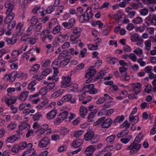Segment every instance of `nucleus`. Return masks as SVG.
<instances>
[{
	"label": "nucleus",
	"mask_w": 156,
	"mask_h": 156,
	"mask_svg": "<svg viewBox=\"0 0 156 156\" xmlns=\"http://www.w3.org/2000/svg\"><path fill=\"white\" fill-rule=\"evenodd\" d=\"M16 1L15 0H8L5 2V6L7 8L6 14L7 16L4 20L5 24L11 21L14 18L15 14L12 12L14 6L16 5Z\"/></svg>",
	"instance_id": "obj_1"
},
{
	"label": "nucleus",
	"mask_w": 156,
	"mask_h": 156,
	"mask_svg": "<svg viewBox=\"0 0 156 156\" xmlns=\"http://www.w3.org/2000/svg\"><path fill=\"white\" fill-rule=\"evenodd\" d=\"M84 138L86 141L90 140L91 144L97 143L99 139V136H94V132L92 131L87 132L84 135Z\"/></svg>",
	"instance_id": "obj_2"
},
{
	"label": "nucleus",
	"mask_w": 156,
	"mask_h": 156,
	"mask_svg": "<svg viewBox=\"0 0 156 156\" xmlns=\"http://www.w3.org/2000/svg\"><path fill=\"white\" fill-rule=\"evenodd\" d=\"M89 8H87L86 11L80 16L79 19V21L80 23L87 21L90 18L93 16V15L92 12L91 10H90L89 11Z\"/></svg>",
	"instance_id": "obj_3"
},
{
	"label": "nucleus",
	"mask_w": 156,
	"mask_h": 156,
	"mask_svg": "<svg viewBox=\"0 0 156 156\" xmlns=\"http://www.w3.org/2000/svg\"><path fill=\"white\" fill-rule=\"evenodd\" d=\"M82 90L83 92L89 93L91 94H95L98 92V90L94 87V85L91 84L84 86L83 87Z\"/></svg>",
	"instance_id": "obj_4"
},
{
	"label": "nucleus",
	"mask_w": 156,
	"mask_h": 156,
	"mask_svg": "<svg viewBox=\"0 0 156 156\" xmlns=\"http://www.w3.org/2000/svg\"><path fill=\"white\" fill-rule=\"evenodd\" d=\"M141 146V144H137L133 142L127 147V149L130 151L129 152L131 154H134L139 150Z\"/></svg>",
	"instance_id": "obj_5"
},
{
	"label": "nucleus",
	"mask_w": 156,
	"mask_h": 156,
	"mask_svg": "<svg viewBox=\"0 0 156 156\" xmlns=\"http://www.w3.org/2000/svg\"><path fill=\"white\" fill-rule=\"evenodd\" d=\"M94 66H91L89 67L87 72L86 73L85 76L86 78H90L94 76L96 73L95 70L94 69Z\"/></svg>",
	"instance_id": "obj_6"
},
{
	"label": "nucleus",
	"mask_w": 156,
	"mask_h": 156,
	"mask_svg": "<svg viewBox=\"0 0 156 156\" xmlns=\"http://www.w3.org/2000/svg\"><path fill=\"white\" fill-rule=\"evenodd\" d=\"M131 86L133 88L132 90L134 91L136 94L140 93L141 90V85L139 83H132Z\"/></svg>",
	"instance_id": "obj_7"
},
{
	"label": "nucleus",
	"mask_w": 156,
	"mask_h": 156,
	"mask_svg": "<svg viewBox=\"0 0 156 156\" xmlns=\"http://www.w3.org/2000/svg\"><path fill=\"white\" fill-rule=\"evenodd\" d=\"M75 23V20L73 18L69 20L68 22L63 23L62 25L67 29H70L74 25Z\"/></svg>",
	"instance_id": "obj_8"
},
{
	"label": "nucleus",
	"mask_w": 156,
	"mask_h": 156,
	"mask_svg": "<svg viewBox=\"0 0 156 156\" xmlns=\"http://www.w3.org/2000/svg\"><path fill=\"white\" fill-rule=\"evenodd\" d=\"M62 80L61 82L62 87H68L71 81V77L69 76L65 77L63 76L62 77Z\"/></svg>",
	"instance_id": "obj_9"
},
{
	"label": "nucleus",
	"mask_w": 156,
	"mask_h": 156,
	"mask_svg": "<svg viewBox=\"0 0 156 156\" xmlns=\"http://www.w3.org/2000/svg\"><path fill=\"white\" fill-rule=\"evenodd\" d=\"M49 143V140L48 137H44L42 139L39 144V146L41 148L46 147Z\"/></svg>",
	"instance_id": "obj_10"
},
{
	"label": "nucleus",
	"mask_w": 156,
	"mask_h": 156,
	"mask_svg": "<svg viewBox=\"0 0 156 156\" xmlns=\"http://www.w3.org/2000/svg\"><path fill=\"white\" fill-rule=\"evenodd\" d=\"M57 37L58 41L61 43H63L68 39L69 36L67 34L63 35L60 33L57 35Z\"/></svg>",
	"instance_id": "obj_11"
},
{
	"label": "nucleus",
	"mask_w": 156,
	"mask_h": 156,
	"mask_svg": "<svg viewBox=\"0 0 156 156\" xmlns=\"http://www.w3.org/2000/svg\"><path fill=\"white\" fill-rule=\"evenodd\" d=\"M16 101V98L15 96H13L10 97V98H6L5 101L9 105L13 104L15 103Z\"/></svg>",
	"instance_id": "obj_12"
},
{
	"label": "nucleus",
	"mask_w": 156,
	"mask_h": 156,
	"mask_svg": "<svg viewBox=\"0 0 156 156\" xmlns=\"http://www.w3.org/2000/svg\"><path fill=\"white\" fill-rule=\"evenodd\" d=\"M87 108L83 105L81 106L80 110V116L82 118H84L87 115Z\"/></svg>",
	"instance_id": "obj_13"
},
{
	"label": "nucleus",
	"mask_w": 156,
	"mask_h": 156,
	"mask_svg": "<svg viewBox=\"0 0 156 156\" xmlns=\"http://www.w3.org/2000/svg\"><path fill=\"white\" fill-rule=\"evenodd\" d=\"M151 16V15L150 14L149 16L146 18V20L150 22L152 25H156V15H153L152 18Z\"/></svg>",
	"instance_id": "obj_14"
},
{
	"label": "nucleus",
	"mask_w": 156,
	"mask_h": 156,
	"mask_svg": "<svg viewBox=\"0 0 156 156\" xmlns=\"http://www.w3.org/2000/svg\"><path fill=\"white\" fill-rule=\"evenodd\" d=\"M112 122L111 119H107L101 124V126L103 128H108L111 126Z\"/></svg>",
	"instance_id": "obj_15"
},
{
	"label": "nucleus",
	"mask_w": 156,
	"mask_h": 156,
	"mask_svg": "<svg viewBox=\"0 0 156 156\" xmlns=\"http://www.w3.org/2000/svg\"><path fill=\"white\" fill-rule=\"evenodd\" d=\"M57 113L56 110H52L48 113L47 115V117L48 119L51 120L53 119L56 116Z\"/></svg>",
	"instance_id": "obj_16"
},
{
	"label": "nucleus",
	"mask_w": 156,
	"mask_h": 156,
	"mask_svg": "<svg viewBox=\"0 0 156 156\" xmlns=\"http://www.w3.org/2000/svg\"><path fill=\"white\" fill-rule=\"evenodd\" d=\"M83 143V140L78 138L74 140L73 143V146L75 148L79 147Z\"/></svg>",
	"instance_id": "obj_17"
},
{
	"label": "nucleus",
	"mask_w": 156,
	"mask_h": 156,
	"mask_svg": "<svg viewBox=\"0 0 156 156\" xmlns=\"http://www.w3.org/2000/svg\"><path fill=\"white\" fill-rule=\"evenodd\" d=\"M107 60L108 62L111 65H114L118 62V59L116 58L109 57L107 58Z\"/></svg>",
	"instance_id": "obj_18"
},
{
	"label": "nucleus",
	"mask_w": 156,
	"mask_h": 156,
	"mask_svg": "<svg viewBox=\"0 0 156 156\" xmlns=\"http://www.w3.org/2000/svg\"><path fill=\"white\" fill-rule=\"evenodd\" d=\"M29 94V93L28 91H24L22 92L20 94L19 97V99L22 101H25L27 98Z\"/></svg>",
	"instance_id": "obj_19"
},
{
	"label": "nucleus",
	"mask_w": 156,
	"mask_h": 156,
	"mask_svg": "<svg viewBox=\"0 0 156 156\" xmlns=\"http://www.w3.org/2000/svg\"><path fill=\"white\" fill-rule=\"evenodd\" d=\"M40 67L39 65L36 64L34 65L31 67L30 70V72L31 73L34 74L36 73Z\"/></svg>",
	"instance_id": "obj_20"
},
{
	"label": "nucleus",
	"mask_w": 156,
	"mask_h": 156,
	"mask_svg": "<svg viewBox=\"0 0 156 156\" xmlns=\"http://www.w3.org/2000/svg\"><path fill=\"white\" fill-rule=\"evenodd\" d=\"M98 108H96L89 113L87 117L88 120L89 122H91L92 121L91 119L93 117L94 115L98 112Z\"/></svg>",
	"instance_id": "obj_21"
},
{
	"label": "nucleus",
	"mask_w": 156,
	"mask_h": 156,
	"mask_svg": "<svg viewBox=\"0 0 156 156\" xmlns=\"http://www.w3.org/2000/svg\"><path fill=\"white\" fill-rule=\"evenodd\" d=\"M27 21L29 22L30 25L34 26L37 22V19L36 17L34 16L30 20H28Z\"/></svg>",
	"instance_id": "obj_22"
},
{
	"label": "nucleus",
	"mask_w": 156,
	"mask_h": 156,
	"mask_svg": "<svg viewBox=\"0 0 156 156\" xmlns=\"http://www.w3.org/2000/svg\"><path fill=\"white\" fill-rule=\"evenodd\" d=\"M78 88V85L76 83H72L69 84L68 87V89L71 91H75Z\"/></svg>",
	"instance_id": "obj_23"
},
{
	"label": "nucleus",
	"mask_w": 156,
	"mask_h": 156,
	"mask_svg": "<svg viewBox=\"0 0 156 156\" xmlns=\"http://www.w3.org/2000/svg\"><path fill=\"white\" fill-rule=\"evenodd\" d=\"M143 135L142 133H140L135 138L133 142L137 144H139L138 143L140 142Z\"/></svg>",
	"instance_id": "obj_24"
},
{
	"label": "nucleus",
	"mask_w": 156,
	"mask_h": 156,
	"mask_svg": "<svg viewBox=\"0 0 156 156\" xmlns=\"http://www.w3.org/2000/svg\"><path fill=\"white\" fill-rule=\"evenodd\" d=\"M19 138V135H14L9 137L7 139V141L8 142L12 143Z\"/></svg>",
	"instance_id": "obj_25"
},
{
	"label": "nucleus",
	"mask_w": 156,
	"mask_h": 156,
	"mask_svg": "<svg viewBox=\"0 0 156 156\" xmlns=\"http://www.w3.org/2000/svg\"><path fill=\"white\" fill-rule=\"evenodd\" d=\"M36 84V82L35 81H33L30 83L28 86V89L30 90L31 91H34L35 89V88L34 86Z\"/></svg>",
	"instance_id": "obj_26"
},
{
	"label": "nucleus",
	"mask_w": 156,
	"mask_h": 156,
	"mask_svg": "<svg viewBox=\"0 0 156 156\" xmlns=\"http://www.w3.org/2000/svg\"><path fill=\"white\" fill-rule=\"evenodd\" d=\"M127 70V69L124 66L121 67L119 68V72L123 76H125L127 75V72L126 71Z\"/></svg>",
	"instance_id": "obj_27"
},
{
	"label": "nucleus",
	"mask_w": 156,
	"mask_h": 156,
	"mask_svg": "<svg viewBox=\"0 0 156 156\" xmlns=\"http://www.w3.org/2000/svg\"><path fill=\"white\" fill-rule=\"evenodd\" d=\"M139 12L141 16H145L148 14L149 12V10L148 9L144 8L140 10Z\"/></svg>",
	"instance_id": "obj_28"
},
{
	"label": "nucleus",
	"mask_w": 156,
	"mask_h": 156,
	"mask_svg": "<svg viewBox=\"0 0 156 156\" xmlns=\"http://www.w3.org/2000/svg\"><path fill=\"white\" fill-rule=\"evenodd\" d=\"M106 73L105 70H103L98 73L95 79L97 80L103 77Z\"/></svg>",
	"instance_id": "obj_29"
},
{
	"label": "nucleus",
	"mask_w": 156,
	"mask_h": 156,
	"mask_svg": "<svg viewBox=\"0 0 156 156\" xmlns=\"http://www.w3.org/2000/svg\"><path fill=\"white\" fill-rule=\"evenodd\" d=\"M124 116L123 115L121 116H118L116 117L114 120V123H121L123 121L124 119Z\"/></svg>",
	"instance_id": "obj_30"
},
{
	"label": "nucleus",
	"mask_w": 156,
	"mask_h": 156,
	"mask_svg": "<svg viewBox=\"0 0 156 156\" xmlns=\"http://www.w3.org/2000/svg\"><path fill=\"white\" fill-rule=\"evenodd\" d=\"M15 74L16 77H18V78H20L23 79L24 77H27V75L22 72H19L18 73L16 71H15Z\"/></svg>",
	"instance_id": "obj_31"
},
{
	"label": "nucleus",
	"mask_w": 156,
	"mask_h": 156,
	"mask_svg": "<svg viewBox=\"0 0 156 156\" xmlns=\"http://www.w3.org/2000/svg\"><path fill=\"white\" fill-rule=\"evenodd\" d=\"M143 21V19L141 17H137L133 19L132 22L135 24H138L142 23Z\"/></svg>",
	"instance_id": "obj_32"
},
{
	"label": "nucleus",
	"mask_w": 156,
	"mask_h": 156,
	"mask_svg": "<svg viewBox=\"0 0 156 156\" xmlns=\"http://www.w3.org/2000/svg\"><path fill=\"white\" fill-rule=\"evenodd\" d=\"M68 114V112L65 111L60 113L59 115L61 117L62 120H63L65 119H67Z\"/></svg>",
	"instance_id": "obj_33"
},
{
	"label": "nucleus",
	"mask_w": 156,
	"mask_h": 156,
	"mask_svg": "<svg viewBox=\"0 0 156 156\" xmlns=\"http://www.w3.org/2000/svg\"><path fill=\"white\" fill-rule=\"evenodd\" d=\"M48 91L47 87H44L42 88L39 91V93L40 94L42 95H45Z\"/></svg>",
	"instance_id": "obj_34"
},
{
	"label": "nucleus",
	"mask_w": 156,
	"mask_h": 156,
	"mask_svg": "<svg viewBox=\"0 0 156 156\" xmlns=\"http://www.w3.org/2000/svg\"><path fill=\"white\" fill-rule=\"evenodd\" d=\"M17 126V124L15 122H11L7 126L8 129L11 130L15 128Z\"/></svg>",
	"instance_id": "obj_35"
},
{
	"label": "nucleus",
	"mask_w": 156,
	"mask_h": 156,
	"mask_svg": "<svg viewBox=\"0 0 156 156\" xmlns=\"http://www.w3.org/2000/svg\"><path fill=\"white\" fill-rule=\"evenodd\" d=\"M145 49L147 51H149L151 49V41L148 40L145 42Z\"/></svg>",
	"instance_id": "obj_36"
},
{
	"label": "nucleus",
	"mask_w": 156,
	"mask_h": 156,
	"mask_svg": "<svg viewBox=\"0 0 156 156\" xmlns=\"http://www.w3.org/2000/svg\"><path fill=\"white\" fill-rule=\"evenodd\" d=\"M115 137V135H112L107 137L106 139V141L107 142L111 143L114 141Z\"/></svg>",
	"instance_id": "obj_37"
},
{
	"label": "nucleus",
	"mask_w": 156,
	"mask_h": 156,
	"mask_svg": "<svg viewBox=\"0 0 156 156\" xmlns=\"http://www.w3.org/2000/svg\"><path fill=\"white\" fill-rule=\"evenodd\" d=\"M129 120L131 122L133 121L135 123H136L138 121L139 117L137 116H131V115H129Z\"/></svg>",
	"instance_id": "obj_38"
},
{
	"label": "nucleus",
	"mask_w": 156,
	"mask_h": 156,
	"mask_svg": "<svg viewBox=\"0 0 156 156\" xmlns=\"http://www.w3.org/2000/svg\"><path fill=\"white\" fill-rule=\"evenodd\" d=\"M80 35L78 34H76L73 33L70 37V40L71 41H74L76 40L78 38Z\"/></svg>",
	"instance_id": "obj_39"
},
{
	"label": "nucleus",
	"mask_w": 156,
	"mask_h": 156,
	"mask_svg": "<svg viewBox=\"0 0 156 156\" xmlns=\"http://www.w3.org/2000/svg\"><path fill=\"white\" fill-rule=\"evenodd\" d=\"M9 23L8 25L7 28L9 30H12L15 26L16 22L11 21L9 22Z\"/></svg>",
	"instance_id": "obj_40"
},
{
	"label": "nucleus",
	"mask_w": 156,
	"mask_h": 156,
	"mask_svg": "<svg viewBox=\"0 0 156 156\" xmlns=\"http://www.w3.org/2000/svg\"><path fill=\"white\" fill-rule=\"evenodd\" d=\"M35 151V150L34 149H29L27 151H25L24 153L26 155H27V156H30L34 154Z\"/></svg>",
	"instance_id": "obj_41"
},
{
	"label": "nucleus",
	"mask_w": 156,
	"mask_h": 156,
	"mask_svg": "<svg viewBox=\"0 0 156 156\" xmlns=\"http://www.w3.org/2000/svg\"><path fill=\"white\" fill-rule=\"evenodd\" d=\"M71 98L72 94H68L63 97L62 98V100H63L65 102L69 101Z\"/></svg>",
	"instance_id": "obj_42"
},
{
	"label": "nucleus",
	"mask_w": 156,
	"mask_h": 156,
	"mask_svg": "<svg viewBox=\"0 0 156 156\" xmlns=\"http://www.w3.org/2000/svg\"><path fill=\"white\" fill-rule=\"evenodd\" d=\"M94 150V148L93 147V146L91 145L89 146L86 148L85 152H90L91 153H93Z\"/></svg>",
	"instance_id": "obj_43"
},
{
	"label": "nucleus",
	"mask_w": 156,
	"mask_h": 156,
	"mask_svg": "<svg viewBox=\"0 0 156 156\" xmlns=\"http://www.w3.org/2000/svg\"><path fill=\"white\" fill-rule=\"evenodd\" d=\"M69 131V130L67 128L64 127L62 128L60 132L61 134L66 135L68 133Z\"/></svg>",
	"instance_id": "obj_44"
},
{
	"label": "nucleus",
	"mask_w": 156,
	"mask_h": 156,
	"mask_svg": "<svg viewBox=\"0 0 156 156\" xmlns=\"http://www.w3.org/2000/svg\"><path fill=\"white\" fill-rule=\"evenodd\" d=\"M15 72L14 71L10 74V81L13 82L15 81L16 78L15 74Z\"/></svg>",
	"instance_id": "obj_45"
},
{
	"label": "nucleus",
	"mask_w": 156,
	"mask_h": 156,
	"mask_svg": "<svg viewBox=\"0 0 156 156\" xmlns=\"http://www.w3.org/2000/svg\"><path fill=\"white\" fill-rule=\"evenodd\" d=\"M105 117H103L100 118L96 122L94 123V125L95 126H97L102 122L105 119Z\"/></svg>",
	"instance_id": "obj_46"
},
{
	"label": "nucleus",
	"mask_w": 156,
	"mask_h": 156,
	"mask_svg": "<svg viewBox=\"0 0 156 156\" xmlns=\"http://www.w3.org/2000/svg\"><path fill=\"white\" fill-rule=\"evenodd\" d=\"M111 101H108L106 102L103 105L102 109L103 110H105L107 108H110Z\"/></svg>",
	"instance_id": "obj_47"
},
{
	"label": "nucleus",
	"mask_w": 156,
	"mask_h": 156,
	"mask_svg": "<svg viewBox=\"0 0 156 156\" xmlns=\"http://www.w3.org/2000/svg\"><path fill=\"white\" fill-rule=\"evenodd\" d=\"M139 39V36L136 34H134L131 37V41L133 42L136 41Z\"/></svg>",
	"instance_id": "obj_48"
},
{
	"label": "nucleus",
	"mask_w": 156,
	"mask_h": 156,
	"mask_svg": "<svg viewBox=\"0 0 156 156\" xmlns=\"http://www.w3.org/2000/svg\"><path fill=\"white\" fill-rule=\"evenodd\" d=\"M87 49L85 48H84L82 49L80 52V54L79 55L80 57L83 58L85 56V54L87 51Z\"/></svg>",
	"instance_id": "obj_49"
},
{
	"label": "nucleus",
	"mask_w": 156,
	"mask_h": 156,
	"mask_svg": "<svg viewBox=\"0 0 156 156\" xmlns=\"http://www.w3.org/2000/svg\"><path fill=\"white\" fill-rule=\"evenodd\" d=\"M60 30V27L59 26H56L53 30V33L54 34L58 33Z\"/></svg>",
	"instance_id": "obj_50"
},
{
	"label": "nucleus",
	"mask_w": 156,
	"mask_h": 156,
	"mask_svg": "<svg viewBox=\"0 0 156 156\" xmlns=\"http://www.w3.org/2000/svg\"><path fill=\"white\" fill-rule=\"evenodd\" d=\"M62 93V92L61 90H58L53 93L52 94V96L54 98H56L61 95Z\"/></svg>",
	"instance_id": "obj_51"
},
{
	"label": "nucleus",
	"mask_w": 156,
	"mask_h": 156,
	"mask_svg": "<svg viewBox=\"0 0 156 156\" xmlns=\"http://www.w3.org/2000/svg\"><path fill=\"white\" fill-rule=\"evenodd\" d=\"M139 4L142 5V7L143 6V5L141 3H133L131 5V6L133 9L135 10H137L140 7L139 5Z\"/></svg>",
	"instance_id": "obj_52"
},
{
	"label": "nucleus",
	"mask_w": 156,
	"mask_h": 156,
	"mask_svg": "<svg viewBox=\"0 0 156 156\" xmlns=\"http://www.w3.org/2000/svg\"><path fill=\"white\" fill-rule=\"evenodd\" d=\"M41 116L42 115L40 113H37L34 115L33 118L34 120H38Z\"/></svg>",
	"instance_id": "obj_53"
},
{
	"label": "nucleus",
	"mask_w": 156,
	"mask_h": 156,
	"mask_svg": "<svg viewBox=\"0 0 156 156\" xmlns=\"http://www.w3.org/2000/svg\"><path fill=\"white\" fill-rule=\"evenodd\" d=\"M84 133V131L81 130H79V131L76 132L74 135V136L76 137H77L81 135H82Z\"/></svg>",
	"instance_id": "obj_54"
},
{
	"label": "nucleus",
	"mask_w": 156,
	"mask_h": 156,
	"mask_svg": "<svg viewBox=\"0 0 156 156\" xmlns=\"http://www.w3.org/2000/svg\"><path fill=\"white\" fill-rule=\"evenodd\" d=\"M55 86V84L54 83H51L48 84L47 86L48 90L49 91L52 89Z\"/></svg>",
	"instance_id": "obj_55"
},
{
	"label": "nucleus",
	"mask_w": 156,
	"mask_h": 156,
	"mask_svg": "<svg viewBox=\"0 0 156 156\" xmlns=\"http://www.w3.org/2000/svg\"><path fill=\"white\" fill-rule=\"evenodd\" d=\"M98 46L97 45H94L93 44H90L88 46V48L91 50H97L98 48Z\"/></svg>",
	"instance_id": "obj_56"
},
{
	"label": "nucleus",
	"mask_w": 156,
	"mask_h": 156,
	"mask_svg": "<svg viewBox=\"0 0 156 156\" xmlns=\"http://www.w3.org/2000/svg\"><path fill=\"white\" fill-rule=\"evenodd\" d=\"M62 120L61 117L58 115V116L57 118L55 120L54 122V123L56 125L59 124V123L62 122Z\"/></svg>",
	"instance_id": "obj_57"
},
{
	"label": "nucleus",
	"mask_w": 156,
	"mask_h": 156,
	"mask_svg": "<svg viewBox=\"0 0 156 156\" xmlns=\"http://www.w3.org/2000/svg\"><path fill=\"white\" fill-rule=\"evenodd\" d=\"M59 59H56L54 60L52 62V66L53 67L55 66L59 67L60 65H59L58 61Z\"/></svg>",
	"instance_id": "obj_58"
},
{
	"label": "nucleus",
	"mask_w": 156,
	"mask_h": 156,
	"mask_svg": "<svg viewBox=\"0 0 156 156\" xmlns=\"http://www.w3.org/2000/svg\"><path fill=\"white\" fill-rule=\"evenodd\" d=\"M51 72V69H46L42 72V74L44 76H46L49 74Z\"/></svg>",
	"instance_id": "obj_59"
},
{
	"label": "nucleus",
	"mask_w": 156,
	"mask_h": 156,
	"mask_svg": "<svg viewBox=\"0 0 156 156\" xmlns=\"http://www.w3.org/2000/svg\"><path fill=\"white\" fill-rule=\"evenodd\" d=\"M129 57L133 62H135L137 60V58L135 54L132 53L129 55Z\"/></svg>",
	"instance_id": "obj_60"
},
{
	"label": "nucleus",
	"mask_w": 156,
	"mask_h": 156,
	"mask_svg": "<svg viewBox=\"0 0 156 156\" xmlns=\"http://www.w3.org/2000/svg\"><path fill=\"white\" fill-rule=\"evenodd\" d=\"M55 9L52 6H49L46 9V12L47 14L50 13L55 10Z\"/></svg>",
	"instance_id": "obj_61"
},
{
	"label": "nucleus",
	"mask_w": 156,
	"mask_h": 156,
	"mask_svg": "<svg viewBox=\"0 0 156 156\" xmlns=\"http://www.w3.org/2000/svg\"><path fill=\"white\" fill-rule=\"evenodd\" d=\"M67 146L66 145H63L60 147L58 149V151L59 152H61L66 150L67 149Z\"/></svg>",
	"instance_id": "obj_62"
},
{
	"label": "nucleus",
	"mask_w": 156,
	"mask_h": 156,
	"mask_svg": "<svg viewBox=\"0 0 156 156\" xmlns=\"http://www.w3.org/2000/svg\"><path fill=\"white\" fill-rule=\"evenodd\" d=\"M26 142H23L20 143L19 145V148L20 149H23L26 148Z\"/></svg>",
	"instance_id": "obj_63"
},
{
	"label": "nucleus",
	"mask_w": 156,
	"mask_h": 156,
	"mask_svg": "<svg viewBox=\"0 0 156 156\" xmlns=\"http://www.w3.org/2000/svg\"><path fill=\"white\" fill-rule=\"evenodd\" d=\"M103 98L105 101L112 100H113V98L110 97L108 94H104V97Z\"/></svg>",
	"instance_id": "obj_64"
}]
</instances>
